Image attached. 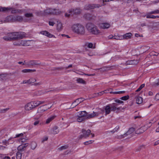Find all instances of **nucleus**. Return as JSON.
<instances>
[{
	"instance_id": "nucleus-20",
	"label": "nucleus",
	"mask_w": 159,
	"mask_h": 159,
	"mask_svg": "<svg viewBox=\"0 0 159 159\" xmlns=\"http://www.w3.org/2000/svg\"><path fill=\"white\" fill-rule=\"evenodd\" d=\"M135 130L133 128H131L129 129L127 132L123 135H122L123 138L126 137L127 135L131 134Z\"/></svg>"
},
{
	"instance_id": "nucleus-39",
	"label": "nucleus",
	"mask_w": 159,
	"mask_h": 159,
	"mask_svg": "<svg viewBox=\"0 0 159 159\" xmlns=\"http://www.w3.org/2000/svg\"><path fill=\"white\" fill-rule=\"evenodd\" d=\"M34 104V105L35 108L36 107L38 106L39 105V101H35L32 102Z\"/></svg>"
},
{
	"instance_id": "nucleus-13",
	"label": "nucleus",
	"mask_w": 159,
	"mask_h": 159,
	"mask_svg": "<svg viewBox=\"0 0 159 159\" xmlns=\"http://www.w3.org/2000/svg\"><path fill=\"white\" fill-rule=\"evenodd\" d=\"M36 81V80L34 78H31L29 79L26 80H24L21 84H31L32 83H34Z\"/></svg>"
},
{
	"instance_id": "nucleus-36",
	"label": "nucleus",
	"mask_w": 159,
	"mask_h": 159,
	"mask_svg": "<svg viewBox=\"0 0 159 159\" xmlns=\"http://www.w3.org/2000/svg\"><path fill=\"white\" fill-rule=\"evenodd\" d=\"M25 109L27 111H30L32 110L30 107V105L29 104V103H27L25 105Z\"/></svg>"
},
{
	"instance_id": "nucleus-41",
	"label": "nucleus",
	"mask_w": 159,
	"mask_h": 159,
	"mask_svg": "<svg viewBox=\"0 0 159 159\" xmlns=\"http://www.w3.org/2000/svg\"><path fill=\"white\" fill-rule=\"evenodd\" d=\"M158 54L159 53L157 52L154 51H152L150 53V55L151 56H157L158 55Z\"/></svg>"
},
{
	"instance_id": "nucleus-1",
	"label": "nucleus",
	"mask_w": 159,
	"mask_h": 159,
	"mask_svg": "<svg viewBox=\"0 0 159 159\" xmlns=\"http://www.w3.org/2000/svg\"><path fill=\"white\" fill-rule=\"evenodd\" d=\"M72 30L75 33L80 35H84L85 33L84 27L80 24H74L71 27Z\"/></svg>"
},
{
	"instance_id": "nucleus-5",
	"label": "nucleus",
	"mask_w": 159,
	"mask_h": 159,
	"mask_svg": "<svg viewBox=\"0 0 159 159\" xmlns=\"http://www.w3.org/2000/svg\"><path fill=\"white\" fill-rule=\"evenodd\" d=\"M30 41L21 40H20L17 42H15L14 45L16 46H27L30 45Z\"/></svg>"
},
{
	"instance_id": "nucleus-49",
	"label": "nucleus",
	"mask_w": 159,
	"mask_h": 159,
	"mask_svg": "<svg viewBox=\"0 0 159 159\" xmlns=\"http://www.w3.org/2000/svg\"><path fill=\"white\" fill-rule=\"evenodd\" d=\"M8 36L10 38L11 41L13 40V33H9L8 34Z\"/></svg>"
},
{
	"instance_id": "nucleus-26",
	"label": "nucleus",
	"mask_w": 159,
	"mask_h": 159,
	"mask_svg": "<svg viewBox=\"0 0 159 159\" xmlns=\"http://www.w3.org/2000/svg\"><path fill=\"white\" fill-rule=\"evenodd\" d=\"M14 21H19L21 22L22 21L23 18V17L21 16H14Z\"/></svg>"
},
{
	"instance_id": "nucleus-53",
	"label": "nucleus",
	"mask_w": 159,
	"mask_h": 159,
	"mask_svg": "<svg viewBox=\"0 0 159 159\" xmlns=\"http://www.w3.org/2000/svg\"><path fill=\"white\" fill-rule=\"evenodd\" d=\"M94 141L90 140L87 141L84 143V144L85 145H88V144H91Z\"/></svg>"
},
{
	"instance_id": "nucleus-7",
	"label": "nucleus",
	"mask_w": 159,
	"mask_h": 159,
	"mask_svg": "<svg viewBox=\"0 0 159 159\" xmlns=\"http://www.w3.org/2000/svg\"><path fill=\"white\" fill-rule=\"evenodd\" d=\"M102 5H100L99 4H87L84 7V9L85 10H89L90 9H94L95 8H98Z\"/></svg>"
},
{
	"instance_id": "nucleus-38",
	"label": "nucleus",
	"mask_w": 159,
	"mask_h": 159,
	"mask_svg": "<svg viewBox=\"0 0 159 159\" xmlns=\"http://www.w3.org/2000/svg\"><path fill=\"white\" fill-rule=\"evenodd\" d=\"M85 46L87 47L88 48H94L95 47H93V44L92 43H85Z\"/></svg>"
},
{
	"instance_id": "nucleus-59",
	"label": "nucleus",
	"mask_w": 159,
	"mask_h": 159,
	"mask_svg": "<svg viewBox=\"0 0 159 159\" xmlns=\"http://www.w3.org/2000/svg\"><path fill=\"white\" fill-rule=\"evenodd\" d=\"M69 14H68L67 13H66L65 14V16L66 17H69L70 15L72 16L73 15V14H71V13H70V11H69Z\"/></svg>"
},
{
	"instance_id": "nucleus-34",
	"label": "nucleus",
	"mask_w": 159,
	"mask_h": 159,
	"mask_svg": "<svg viewBox=\"0 0 159 159\" xmlns=\"http://www.w3.org/2000/svg\"><path fill=\"white\" fill-rule=\"evenodd\" d=\"M55 117V116H51V117L48 118L46 120V123L47 124L49 123Z\"/></svg>"
},
{
	"instance_id": "nucleus-44",
	"label": "nucleus",
	"mask_w": 159,
	"mask_h": 159,
	"mask_svg": "<svg viewBox=\"0 0 159 159\" xmlns=\"http://www.w3.org/2000/svg\"><path fill=\"white\" fill-rule=\"evenodd\" d=\"M129 98V97L128 95H126L122 97L120 99L123 100H126Z\"/></svg>"
},
{
	"instance_id": "nucleus-58",
	"label": "nucleus",
	"mask_w": 159,
	"mask_h": 159,
	"mask_svg": "<svg viewBox=\"0 0 159 159\" xmlns=\"http://www.w3.org/2000/svg\"><path fill=\"white\" fill-rule=\"evenodd\" d=\"M64 69V68L61 67H58L55 68L54 69V70H61Z\"/></svg>"
},
{
	"instance_id": "nucleus-3",
	"label": "nucleus",
	"mask_w": 159,
	"mask_h": 159,
	"mask_svg": "<svg viewBox=\"0 0 159 159\" xmlns=\"http://www.w3.org/2000/svg\"><path fill=\"white\" fill-rule=\"evenodd\" d=\"M45 16L48 15H58L61 13L58 9L47 8L44 10Z\"/></svg>"
},
{
	"instance_id": "nucleus-8",
	"label": "nucleus",
	"mask_w": 159,
	"mask_h": 159,
	"mask_svg": "<svg viewBox=\"0 0 159 159\" xmlns=\"http://www.w3.org/2000/svg\"><path fill=\"white\" fill-rule=\"evenodd\" d=\"M28 66H35L37 65H40L41 64V62L39 61L31 60L28 62L27 63Z\"/></svg>"
},
{
	"instance_id": "nucleus-17",
	"label": "nucleus",
	"mask_w": 159,
	"mask_h": 159,
	"mask_svg": "<svg viewBox=\"0 0 159 159\" xmlns=\"http://www.w3.org/2000/svg\"><path fill=\"white\" fill-rule=\"evenodd\" d=\"M14 16H9L6 17L4 20V22L6 23L13 22L14 21Z\"/></svg>"
},
{
	"instance_id": "nucleus-28",
	"label": "nucleus",
	"mask_w": 159,
	"mask_h": 159,
	"mask_svg": "<svg viewBox=\"0 0 159 159\" xmlns=\"http://www.w3.org/2000/svg\"><path fill=\"white\" fill-rule=\"evenodd\" d=\"M79 113L78 115L80 116V117H84L86 116H87V114L85 111H80L79 113Z\"/></svg>"
},
{
	"instance_id": "nucleus-54",
	"label": "nucleus",
	"mask_w": 159,
	"mask_h": 159,
	"mask_svg": "<svg viewBox=\"0 0 159 159\" xmlns=\"http://www.w3.org/2000/svg\"><path fill=\"white\" fill-rule=\"evenodd\" d=\"M29 104L30 105V106L31 109L35 108L32 102H29Z\"/></svg>"
},
{
	"instance_id": "nucleus-63",
	"label": "nucleus",
	"mask_w": 159,
	"mask_h": 159,
	"mask_svg": "<svg viewBox=\"0 0 159 159\" xmlns=\"http://www.w3.org/2000/svg\"><path fill=\"white\" fill-rule=\"evenodd\" d=\"M115 101L117 103H118L120 104L122 103L123 102V101L120 100H116Z\"/></svg>"
},
{
	"instance_id": "nucleus-57",
	"label": "nucleus",
	"mask_w": 159,
	"mask_h": 159,
	"mask_svg": "<svg viewBox=\"0 0 159 159\" xmlns=\"http://www.w3.org/2000/svg\"><path fill=\"white\" fill-rule=\"evenodd\" d=\"M23 12V10H22L16 9V13L22 14Z\"/></svg>"
},
{
	"instance_id": "nucleus-21",
	"label": "nucleus",
	"mask_w": 159,
	"mask_h": 159,
	"mask_svg": "<svg viewBox=\"0 0 159 159\" xmlns=\"http://www.w3.org/2000/svg\"><path fill=\"white\" fill-rule=\"evenodd\" d=\"M105 111V115L109 114L111 111V107L110 105H107L104 107Z\"/></svg>"
},
{
	"instance_id": "nucleus-6",
	"label": "nucleus",
	"mask_w": 159,
	"mask_h": 159,
	"mask_svg": "<svg viewBox=\"0 0 159 159\" xmlns=\"http://www.w3.org/2000/svg\"><path fill=\"white\" fill-rule=\"evenodd\" d=\"M91 130L90 129H88L87 130L82 129V134L80 135L78 137L79 139H81L84 138H86L88 137L90 134Z\"/></svg>"
},
{
	"instance_id": "nucleus-33",
	"label": "nucleus",
	"mask_w": 159,
	"mask_h": 159,
	"mask_svg": "<svg viewBox=\"0 0 159 159\" xmlns=\"http://www.w3.org/2000/svg\"><path fill=\"white\" fill-rule=\"evenodd\" d=\"M10 9V7H0V11H7Z\"/></svg>"
},
{
	"instance_id": "nucleus-42",
	"label": "nucleus",
	"mask_w": 159,
	"mask_h": 159,
	"mask_svg": "<svg viewBox=\"0 0 159 159\" xmlns=\"http://www.w3.org/2000/svg\"><path fill=\"white\" fill-rule=\"evenodd\" d=\"M107 90H105L103 91H102L101 92H99V93H97V96H100L104 94V93H107V92H106V91H107Z\"/></svg>"
},
{
	"instance_id": "nucleus-31",
	"label": "nucleus",
	"mask_w": 159,
	"mask_h": 159,
	"mask_svg": "<svg viewBox=\"0 0 159 159\" xmlns=\"http://www.w3.org/2000/svg\"><path fill=\"white\" fill-rule=\"evenodd\" d=\"M76 81L77 83L82 84H85L86 82L82 78H79L77 79Z\"/></svg>"
},
{
	"instance_id": "nucleus-60",
	"label": "nucleus",
	"mask_w": 159,
	"mask_h": 159,
	"mask_svg": "<svg viewBox=\"0 0 159 159\" xmlns=\"http://www.w3.org/2000/svg\"><path fill=\"white\" fill-rule=\"evenodd\" d=\"M119 126H117L116 128L112 131L113 133L116 132L119 129Z\"/></svg>"
},
{
	"instance_id": "nucleus-32",
	"label": "nucleus",
	"mask_w": 159,
	"mask_h": 159,
	"mask_svg": "<svg viewBox=\"0 0 159 159\" xmlns=\"http://www.w3.org/2000/svg\"><path fill=\"white\" fill-rule=\"evenodd\" d=\"M37 144L35 142H32L31 143V148L33 150H34L37 147Z\"/></svg>"
},
{
	"instance_id": "nucleus-64",
	"label": "nucleus",
	"mask_w": 159,
	"mask_h": 159,
	"mask_svg": "<svg viewBox=\"0 0 159 159\" xmlns=\"http://www.w3.org/2000/svg\"><path fill=\"white\" fill-rule=\"evenodd\" d=\"M155 99L157 100H159V93H157L155 96Z\"/></svg>"
},
{
	"instance_id": "nucleus-15",
	"label": "nucleus",
	"mask_w": 159,
	"mask_h": 159,
	"mask_svg": "<svg viewBox=\"0 0 159 159\" xmlns=\"http://www.w3.org/2000/svg\"><path fill=\"white\" fill-rule=\"evenodd\" d=\"M69 11L71 13V14L77 15L80 14L81 12V10L80 8H76L75 9H71L69 10Z\"/></svg>"
},
{
	"instance_id": "nucleus-19",
	"label": "nucleus",
	"mask_w": 159,
	"mask_h": 159,
	"mask_svg": "<svg viewBox=\"0 0 159 159\" xmlns=\"http://www.w3.org/2000/svg\"><path fill=\"white\" fill-rule=\"evenodd\" d=\"M100 26L102 29H106L109 28L110 26V25L107 23H102L100 24Z\"/></svg>"
},
{
	"instance_id": "nucleus-29",
	"label": "nucleus",
	"mask_w": 159,
	"mask_h": 159,
	"mask_svg": "<svg viewBox=\"0 0 159 159\" xmlns=\"http://www.w3.org/2000/svg\"><path fill=\"white\" fill-rule=\"evenodd\" d=\"M36 71V70L35 69L31 70L29 69H25L23 70H22V72L23 73H30V72H35Z\"/></svg>"
},
{
	"instance_id": "nucleus-51",
	"label": "nucleus",
	"mask_w": 159,
	"mask_h": 159,
	"mask_svg": "<svg viewBox=\"0 0 159 159\" xmlns=\"http://www.w3.org/2000/svg\"><path fill=\"white\" fill-rule=\"evenodd\" d=\"M11 8V9H10L9 10H11V13H13V14L16 13V9H15L13 8Z\"/></svg>"
},
{
	"instance_id": "nucleus-43",
	"label": "nucleus",
	"mask_w": 159,
	"mask_h": 159,
	"mask_svg": "<svg viewBox=\"0 0 159 159\" xmlns=\"http://www.w3.org/2000/svg\"><path fill=\"white\" fill-rule=\"evenodd\" d=\"M25 16L27 18H29L33 16V15L32 13H27L25 15Z\"/></svg>"
},
{
	"instance_id": "nucleus-47",
	"label": "nucleus",
	"mask_w": 159,
	"mask_h": 159,
	"mask_svg": "<svg viewBox=\"0 0 159 159\" xmlns=\"http://www.w3.org/2000/svg\"><path fill=\"white\" fill-rule=\"evenodd\" d=\"M68 148V146L66 145V146H63L61 147L60 148H59V149L60 150H63L67 148Z\"/></svg>"
},
{
	"instance_id": "nucleus-14",
	"label": "nucleus",
	"mask_w": 159,
	"mask_h": 159,
	"mask_svg": "<svg viewBox=\"0 0 159 159\" xmlns=\"http://www.w3.org/2000/svg\"><path fill=\"white\" fill-rule=\"evenodd\" d=\"M111 111H115L119 110L120 109V107H118V104L116 103H113L110 104Z\"/></svg>"
},
{
	"instance_id": "nucleus-25",
	"label": "nucleus",
	"mask_w": 159,
	"mask_h": 159,
	"mask_svg": "<svg viewBox=\"0 0 159 159\" xmlns=\"http://www.w3.org/2000/svg\"><path fill=\"white\" fill-rule=\"evenodd\" d=\"M132 34L130 33H126L123 35V39H130L132 36Z\"/></svg>"
},
{
	"instance_id": "nucleus-23",
	"label": "nucleus",
	"mask_w": 159,
	"mask_h": 159,
	"mask_svg": "<svg viewBox=\"0 0 159 159\" xmlns=\"http://www.w3.org/2000/svg\"><path fill=\"white\" fill-rule=\"evenodd\" d=\"M40 33L43 35L47 36L49 38L52 37L53 36L52 34L46 31H42L40 32Z\"/></svg>"
},
{
	"instance_id": "nucleus-16",
	"label": "nucleus",
	"mask_w": 159,
	"mask_h": 159,
	"mask_svg": "<svg viewBox=\"0 0 159 159\" xmlns=\"http://www.w3.org/2000/svg\"><path fill=\"white\" fill-rule=\"evenodd\" d=\"M148 128V127L146 126L141 127L136 131V133L138 134L142 133L147 129Z\"/></svg>"
},
{
	"instance_id": "nucleus-46",
	"label": "nucleus",
	"mask_w": 159,
	"mask_h": 159,
	"mask_svg": "<svg viewBox=\"0 0 159 159\" xmlns=\"http://www.w3.org/2000/svg\"><path fill=\"white\" fill-rule=\"evenodd\" d=\"M144 84H141L139 87V88L136 90V92L139 91L143 88L144 87Z\"/></svg>"
},
{
	"instance_id": "nucleus-12",
	"label": "nucleus",
	"mask_w": 159,
	"mask_h": 159,
	"mask_svg": "<svg viewBox=\"0 0 159 159\" xmlns=\"http://www.w3.org/2000/svg\"><path fill=\"white\" fill-rule=\"evenodd\" d=\"M99 110L100 111H98L97 112H93L92 113L88 115L87 114V118L88 119H90L94 116H98L101 113V111H102V110H101L100 109H99Z\"/></svg>"
},
{
	"instance_id": "nucleus-50",
	"label": "nucleus",
	"mask_w": 159,
	"mask_h": 159,
	"mask_svg": "<svg viewBox=\"0 0 159 159\" xmlns=\"http://www.w3.org/2000/svg\"><path fill=\"white\" fill-rule=\"evenodd\" d=\"M9 109V108H6L5 109H3L0 110V112L1 113H4L6 111H7Z\"/></svg>"
},
{
	"instance_id": "nucleus-37",
	"label": "nucleus",
	"mask_w": 159,
	"mask_h": 159,
	"mask_svg": "<svg viewBox=\"0 0 159 159\" xmlns=\"http://www.w3.org/2000/svg\"><path fill=\"white\" fill-rule=\"evenodd\" d=\"M22 157V154L20 152H18L16 154V157L17 159H21Z\"/></svg>"
},
{
	"instance_id": "nucleus-35",
	"label": "nucleus",
	"mask_w": 159,
	"mask_h": 159,
	"mask_svg": "<svg viewBox=\"0 0 159 159\" xmlns=\"http://www.w3.org/2000/svg\"><path fill=\"white\" fill-rule=\"evenodd\" d=\"M57 28L58 31H60L62 29V24L60 22L57 23Z\"/></svg>"
},
{
	"instance_id": "nucleus-24",
	"label": "nucleus",
	"mask_w": 159,
	"mask_h": 159,
	"mask_svg": "<svg viewBox=\"0 0 159 159\" xmlns=\"http://www.w3.org/2000/svg\"><path fill=\"white\" fill-rule=\"evenodd\" d=\"M75 117L77 121L79 122H81L84 121L85 119L84 117H80L78 114H77V115L75 116Z\"/></svg>"
},
{
	"instance_id": "nucleus-52",
	"label": "nucleus",
	"mask_w": 159,
	"mask_h": 159,
	"mask_svg": "<svg viewBox=\"0 0 159 159\" xmlns=\"http://www.w3.org/2000/svg\"><path fill=\"white\" fill-rule=\"evenodd\" d=\"M38 93H37V95H42L43 94H44L45 93H46V91H39L38 92Z\"/></svg>"
},
{
	"instance_id": "nucleus-22",
	"label": "nucleus",
	"mask_w": 159,
	"mask_h": 159,
	"mask_svg": "<svg viewBox=\"0 0 159 159\" xmlns=\"http://www.w3.org/2000/svg\"><path fill=\"white\" fill-rule=\"evenodd\" d=\"M12 139V138L9 139L8 140L5 139L2 141V143L4 144L5 145L7 146V145L9 144L10 143H12L14 142L13 140H12L11 142H9V141Z\"/></svg>"
},
{
	"instance_id": "nucleus-62",
	"label": "nucleus",
	"mask_w": 159,
	"mask_h": 159,
	"mask_svg": "<svg viewBox=\"0 0 159 159\" xmlns=\"http://www.w3.org/2000/svg\"><path fill=\"white\" fill-rule=\"evenodd\" d=\"M142 48L143 49L146 50H146H147L149 49L150 47H149L148 46H144V47H142Z\"/></svg>"
},
{
	"instance_id": "nucleus-10",
	"label": "nucleus",
	"mask_w": 159,
	"mask_h": 159,
	"mask_svg": "<svg viewBox=\"0 0 159 159\" xmlns=\"http://www.w3.org/2000/svg\"><path fill=\"white\" fill-rule=\"evenodd\" d=\"M116 67L115 66H105L100 68L99 69L101 72H104L105 71H108L115 69Z\"/></svg>"
},
{
	"instance_id": "nucleus-27",
	"label": "nucleus",
	"mask_w": 159,
	"mask_h": 159,
	"mask_svg": "<svg viewBox=\"0 0 159 159\" xmlns=\"http://www.w3.org/2000/svg\"><path fill=\"white\" fill-rule=\"evenodd\" d=\"M136 103L138 104H140L143 102V99L141 97L138 96L136 98Z\"/></svg>"
},
{
	"instance_id": "nucleus-56",
	"label": "nucleus",
	"mask_w": 159,
	"mask_h": 159,
	"mask_svg": "<svg viewBox=\"0 0 159 159\" xmlns=\"http://www.w3.org/2000/svg\"><path fill=\"white\" fill-rule=\"evenodd\" d=\"M155 16L154 15H148L146 17L147 18H153L154 19Z\"/></svg>"
},
{
	"instance_id": "nucleus-30",
	"label": "nucleus",
	"mask_w": 159,
	"mask_h": 159,
	"mask_svg": "<svg viewBox=\"0 0 159 159\" xmlns=\"http://www.w3.org/2000/svg\"><path fill=\"white\" fill-rule=\"evenodd\" d=\"M44 11H39L35 12V14L38 16H45Z\"/></svg>"
},
{
	"instance_id": "nucleus-2",
	"label": "nucleus",
	"mask_w": 159,
	"mask_h": 159,
	"mask_svg": "<svg viewBox=\"0 0 159 159\" xmlns=\"http://www.w3.org/2000/svg\"><path fill=\"white\" fill-rule=\"evenodd\" d=\"M86 28L88 31L92 34L97 35L101 33L97 27L91 23H87Z\"/></svg>"
},
{
	"instance_id": "nucleus-45",
	"label": "nucleus",
	"mask_w": 159,
	"mask_h": 159,
	"mask_svg": "<svg viewBox=\"0 0 159 159\" xmlns=\"http://www.w3.org/2000/svg\"><path fill=\"white\" fill-rule=\"evenodd\" d=\"M3 39L6 41H11V39H10V38L9 37V36H8V34H7V35L6 36H5L3 37Z\"/></svg>"
},
{
	"instance_id": "nucleus-11",
	"label": "nucleus",
	"mask_w": 159,
	"mask_h": 159,
	"mask_svg": "<svg viewBox=\"0 0 159 159\" xmlns=\"http://www.w3.org/2000/svg\"><path fill=\"white\" fill-rule=\"evenodd\" d=\"M84 100V99L83 98H80L76 99L72 103L71 105L72 108H74L76 107L80 103L83 101Z\"/></svg>"
},
{
	"instance_id": "nucleus-18",
	"label": "nucleus",
	"mask_w": 159,
	"mask_h": 159,
	"mask_svg": "<svg viewBox=\"0 0 159 159\" xmlns=\"http://www.w3.org/2000/svg\"><path fill=\"white\" fill-rule=\"evenodd\" d=\"M49 131L50 133L54 134H57L59 132L58 128L57 126H54L52 129H50Z\"/></svg>"
},
{
	"instance_id": "nucleus-55",
	"label": "nucleus",
	"mask_w": 159,
	"mask_h": 159,
	"mask_svg": "<svg viewBox=\"0 0 159 159\" xmlns=\"http://www.w3.org/2000/svg\"><path fill=\"white\" fill-rule=\"evenodd\" d=\"M159 13V10H157L154 11H152L150 12V13L151 14H154L155 13Z\"/></svg>"
},
{
	"instance_id": "nucleus-4",
	"label": "nucleus",
	"mask_w": 159,
	"mask_h": 159,
	"mask_svg": "<svg viewBox=\"0 0 159 159\" xmlns=\"http://www.w3.org/2000/svg\"><path fill=\"white\" fill-rule=\"evenodd\" d=\"M26 34L24 32H13V40L22 39L26 37Z\"/></svg>"
},
{
	"instance_id": "nucleus-48",
	"label": "nucleus",
	"mask_w": 159,
	"mask_h": 159,
	"mask_svg": "<svg viewBox=\"0 0 159 159\" xmlns=\"http://www.w3.org/2000/svg\"><path fill=\"white\" fill-rule=\"evenodd\" d=\"M125 92L124 91H118V92H109L110 93H113V94H120V93H125Z\"/></svg>"
},
{
	"instance_id": "nucleus-40",
	"label": "nucleus",
	"mask_w": 159,
	"mask_h": 159,
	"mask_svg": "<svg viewBox=\"0 0 159 159\" xmlns=\"http://www.w3.org/2000/svg\"><path fill=\"white\" fill-rule=\"evenodd\" d=\"M18 151H24L25 149L23 147V145H20L18 148Z\"/></svg>"
},
{
	"instance_id": "nucleus-61",
	"label": "nucleus",
	"mask_w": 159,
	"mask_h": 159,
	"mask_svg": "<svg viewBox=\"0 0 159 159\" xmlns=\"http://www.w3.org/2000/svg\"><path fill=\"white\" fill-rule=\"evenodd\" d=\"M23 135V133H20L19 134H17L16 135V137H15L14 138H16V137H20L21 136H22Z\"/></svg>"
},
{
	"instance_id": "nucleus-9",
	"label": "nucleus",
	"mask_w": 159,
	"mask_h": 159,
	"mask_svg": "<svg viewBox=\"0 0 159 159\" xmlns=\"http://www.w3.org/2000/svg\"><path fill=\"white\" fill-rule=\"evenodd\" d=\"M47 110V109H44L42 107H39L37 112V116L40 118L43 114L44 112Z\"/></svg>"
}]
</instances>
